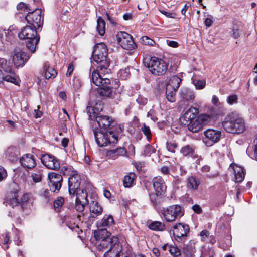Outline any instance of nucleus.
<instances>
[{
	"mask_svg": "<svg viewBox=\"0 0 257 257\" xmlns=\"http://www.w3.org/2000/svg\"><path fill=\"white\" fill-rule=\"evenodd\" d=\"M99 251L106 250L103 257H120L122 246L118 238L112 235L106 229H99L94 233Z\"/></svg>",
	"mask_w": 257,
	"mask_h": 257,
	"instance_id": "nucleus-1",
	"label": "nucleus"
},
{
	"mask_svg": "<svg viewBox=\"0 0 257 257\" xmlns=\"http://www.w3.org/2000/svg\"><path fill=\"white\" fill-rule=\"evenodd\" d=\"M89 77L91 82L98 86L97 92L102 98H113L116 94V90L111 86L110 80L101 77L99 73L94 69L90 72Z\"/></svg>",
	"mask_w": 257,
	"mask_h": 257,
	"instance_id": "nucleus-2",
	"label": "nucleus"
},
{
	"mask_svg": "<svg viewBox=\"0 0 257 257\" xmlns=\"http://www.w3.org/2000/svg\"><path fill=\"white\" fill-rule=\"evenodd\" d=\"M222 126L226 132L232 134H241L246 128L244 119L237 113L229 114L222 122Z\"/></svg>",
	"mask_w": 257,
	"mask_h": 257,
	"instance_id": "nucleus-3",
	"label": "nucleus"
},
{
	"mask_svg": "<svg viewBox=\"0 0 257 257\" xmlns=\"http://www.w3.org/2000/svg\"><path fill=\"white\" fill-rule=\"evenodd\" d=\"M20 39H27L28 40L26 42L27 48L34 53L36 51V46L40 41V36L37 34L36 27L31 26H26L18 34Z\"/></svg>",
	"mask_w": 257,
	"mask_h": 257,
	"instance_id": "nucleus-4",
	"label": "nucleus"
},
{
	"mask_svg": "<svg viewBox=\"0 0 257 257\" xmlns=\"http://www.w3.org/2000/svg\"><path fill=\"white\" fill-rule=\"evenodd\" d=\"M143 64L152 74L157 76L165 74L168 70L167 63L155 57H146L143 59Z\"/></svg>",
	"mask_w": 257,
	"mask_h": 257,
	"instance_id": "nucleus-5",
	"label": "nucleus"
},
{
	"mask_svg": "<svg viewBox=\"0 0 257 257\" xmlns=\"http://www.w3.org/2000/svg\"><path fill=\"white\" fill-rule=\"evenodd\" d=\"M96 142L99 147H104L108 145L113 146L118 142V137L113 130L103 132L100 128L93 130Z\"/></svg>",
	"mask_w": 257,
	"mask_h": 257,
	"instance_id": "nucleus-6",
	"label": "nucleus"
},
{
	"mask_svg": "<svg viewBox=\"0 0 257 257\" xmlns=\"http://www.w3.org/2000/svg\"><path fill=\"white\" fill-rule=\"evenodd\" d=\"M12 72V69L10 63L8 62L6 59L0 58V84L4 80L19 85V82L15 77L9 74H11Z\"/></svg>",
	"mask_w": 257,
	"mask_h": 257,
	"instance_id": "nucleus-7",
	"label": "nucleus"
},
{
	"mask_svg": "<svg viewBox=\"0 0 257 257\" xmlns=\"http://www.w3.org/2000/svg\"><path fill=\"white\" fill-rule=\"evenodd\" d=\"M161 213L167 222H173L184 215V210L178 205H171L167 208H163Z\"/></svg>",
	"mask_w": 257,
	"mask_h": 257,
	"instance_id": "nucleus-8",
	"label": "nucleus"
},
{
	"mask_svg": "<svg viewBox=\"0 0 257 257\" xmlns=\"http://www.w3.org/2000/svg\"><path fill=\"white\" fill-rule=\"evenodd\" d=\"M117 43L124 49L131 50L137 48L132 36L125 32L120 31L116 35Z\"/></svg>",
	"mask_w": 257,
	"mask_h": 257,
	"instance_id": "nucleus-9",
	"label": "nucleus"
},
{
	"mask_svg": "<svg viewBox=\"0 0 257 257\" xmlns=\"http://www.w3.org/2000/svg\"><path fill=\"white\" fill-rule=\"evenodd\" d=\"M48 185L52 192H59L63 182V177L60 174L50 172L48 175Z\"/></svg>",
	"mask_w": 257,
	"mask_h": 257,
	"instance_id": "nucleus-10",
	"label": "nucleus"
},
{
	"mask_svg": "<svg viewBox=\"0 0 257 257\" xmlns=\"http://www.w3.org/2000/svg\"><path fill=\"white\" fill-rule=\"evenodd\" d=\"M41 9H36L32 12H28L25 16L27 22L34 27H37V29L41 27L43 23V19L41 21Z\"/></svg>",
	"mask_w": 257,
	"mask_h": 257,
	"instance_id": "nucleus-11",
	"label": "nucleus"
},
{
	"mask_svg": "<svg viewBox=\"0 0 257 257\" xmlns=\"http://www.w3.org/2000/svg\"><path fill=\"white\" fill-rule=\"evenodd\" d=\"M81 177L77 173L73 172L69 177L68 185L69 196L74 197L78 190L80 191Z\"/></svg>",
	"mask_w": 257,
	"mask_h": 257,
	"instance_id": "nucleus-12",
	"label": "nucleus"
},
{
	"mask_svg": "<svg viewBox=\"0 0 257 257\" xmlns=\"http://www.w3.org/2000/svg\"><path fill=\"white\" fill-rule=\"evenodd\" d=\"M13 62L16 68L22 67L30 58L29 55L20 49L15 48L13 51Z\"/></svg>",
	"mask_w": 257,
	"mask_h": 257,
	"instance_id": "nucleus-13",
	"label": "nucleus"
},
{
	"mask_svg": "<svg viewBox=\"0 0 257 257\" xmlns=\"http://www.w3.org/2000/svg\"><path fill=\"white\" fill-rule=\"evenodd\" d=\"M93 60L97 63L108 58V49L104 43L97 44L94 47L92 52Z\"/></svg>",
	"mask_w": 257,
	"mask_h": 257,
	"instance_id": "nucleus-14",
	"label": "nucleus"
},
{
	"mask_svg": "<svg viewBox=\"0 0 257 257\" xmlns=\"http://www.w3.org/2000/svg\"><path fill=\"white\" fill-rule=\"evenodd\" d=\"M212 102L215 107L210 109V120L211 118L216 120L219 117L224 115L225 110L223 104L219 102L218 98L216 96H213Z\"/></svg>",
	"mask_w": 257,
	"mask_h": 257,
	"instance_id": "nucleus-15",
	"label": "nucleus"
},
{
	"mask_svg": "<svg viewBox=\"0 0 257 257\" xmlns=\"http://www.w3.org/2000/svg\"><path fill=\"white\" fill-rule=\"evenodd\" d=\"M94 118L95 121H97L100 130H112V129L116 124L115 120L111 117L107 115H101L100 113Z\"/></svg>",
	"mask_w": 257,
	"mask_h": 257,
	"instance_id": "nucleus-16",
	"label": "nucleus"
},
{
	"mask_svg": "<svg viewBox=\"0 0 257 257\" xmlns=\"http://www.w3.org/2000/svg\"><path fill=\"white\" fill-rule=\"evenodd\" d=\"M41 160L42 163L49 169L56 170L60 167L59 160L51 154L43 155L41 156Z\"/></svg>",
	"mask_w": 257,
	"mask_h": 257,
	"instance_id": "nucleus-17",
	"label": "nucleus"
},
{
	"mask_svg": "<svg viewBox=\"0 0 257 257\" xmlns=\"http://www.w3.org/2000/svg\"><path fill=\"white\" fill-rule=\"evenodd\" d=\"M173 234L175 237L181 238L186 236L190 231L188 225L181 223H178L173 227Z\"/></svg>",
	"mask_w": 257,
	"mask_h": 257,
	"instance_id": "nucleus-18",
	"label": "nucleus"
},
{
	"mask_svg": "<svg viewBox=\"0 0 257 257\" xmlns=\"http://www.w3.org/2000/svg\"><path fill=\"white\" fill-rule=\"evenodd\" d=\"M153 186L157 194L163 195L166 191L167 186L164 179L160 176L154 177L152 180Z\"/></svg>",
	"mask_w": 257,
	"mask_h": 257,
	"instance_id": "nucleus-19",
	"label": "nucleus"
},
{
	"mask_svg": "<svg viewBox=\"0 0 257 257\" xmlns=\"http://www.w3.org/2000/svg\"><path fill=\"white\" fill-rule=\"evenodd\" d=\"M198 109L196 108L191 107L189 109L184 115L180 118L181 123L184 125L193 120L196 117L198 113Z\"/></svg>",
	"mask_w": 257,
	"mask_h": 257,
	"instance_id": "nucleus-20",
	"label": "nucleus"
},
{
	"mask_svg": "<svg viewBox=\"0 0 257 257\" xmlns=\"http://www.w3.org/2000/svg\"><path fill=\"white\" fill-rule=\"evenodd\" d=\"M20 163L23 167L30 169L34 168L36 165L34 156L30 154H25L21 157Z\"/></svg>",
	"mask_w": 257,
	"mask_h": 257,
	"instance_id": "nucleus-21",
	"label": "nucleus"
},
{
	"mask_svg": "<svg viewBox=\"0 0 257 257\" xmlns=\"http://www.w3.org/2000/svg\"><path fill=\"white\" fill-rule=\"evenodd\" d=\"M179 97L182 100L192 102L195 97L194 92L193 90L188 88H182L179 93Z\"/></svg>",
	"mask_w": 257,
	"mask_h": 257,
	"instance_id": "nucleus-22",
	"label": "nucleus"
},
{
	"mask_svg": "<svg viewBox=\"0 0 257 257\" xmlns=\"http://www.w3.org/2000/svg\"><path fill=\"white\" fill-rule=\"evenodd\" d=\"M6 157L11 162H16L18 161L19 156L20 155L18 148L15 146L9 147L6 151Z\"/></svg>",
	"mask_w": 257,
	"mask_h": 257,
	"instance_id": "nucleus-23",
	"label": "nucleus"
},
{
	"mask_svg": "<svg viewBox=\"0 0 257 257\" xmlns=\"http://www.w3.org/2000/svg\"><path fill=\"white\" fill-rule=\"evenodd\" d=\"M127 151L124 147H118L115 149L109 150L107 151V156L113 160L117 158L119 156H126Z\"/></svg>",
	"mask_w": 257,
	"mask_h": 257,
	"instance_id": "nucleus-24",
	"label": "nucleus"
},
{
	"mask_svg": "<svg viewBox=\"0 0 257 257\" xmlns=\"http://www.w3.org/2000/svg\"><path fill=\"white\" fill-rule=\"evenodd\" d=\"M230 168H232L234 170V174L235 176L234 181L236 182H242L245 176L243 169L240 166L232 164L230 165Z\"/></svg>",
	"mask_w": 257,
	"mask_h": 257,
	"instance_id": "nucleus-25",
	"label": "nucleus"
},
{
	"mask_svg": "<svg viewBox=\"0 0 257 257\" xmlns=\"http://www.w3.org/2000/svg\"><path fill=\"white\" fill-rule=\"evenodd\" d=\"M90 211L91 213V216L93 218H95L101 214L103 211V208L100 205H99L98 202L93 201L90 203Z\"/></svg>",
	"mask_w": 257,
	"mask_h": 257,
	"instance_id": "nucleus-26",
	"label": "nucleus"
},
{
	"mask_svg": "<svg viewBox=\"0 0 257 257\" xmlns=\"http://www.w3.org/2000/svg\"><path fill=\"white\" fill-rule=\"evenodd\" d=\"M181 81L182 80L179 77L174 75L170 78L168 83L166 84V87L178 90Z\"/></svg>",
	"mask_w": 257,
	"mask_h": 257,
	"instance_id": "nucleus-27",
	"label": "nucleus"
},
{
	"mask_svg": "<svg viewBox=\"0 0 257 257\" xmlns=\"http://www.w3.org/2000/svg\"><path fill=\"white\" fill-rule=\"evenodd\" d=\"M75 200L79 202H82L86 204H88V200L87 199V194L86 191L83 188L80 189V191L78 190L75 194Z\"/></svg>",
	"mask_w": 257,
	"mask_h": 257,
	"instance_id": "nucleus-28",
	"label": "nucleus"
},
{
	"mask_svg": "<svg viewBox=\"0 0 257 257\" xmlns=\"http://www.w3.org/2000/svg\"><path fill=\"white\" fill-rule=\"evenodd\" d=\"M43 73L46 79H49L51 78H55L57 75V72L52 67H50L49 65L45 64L43 66Z\"/></svg>",
	"mask_w": 257,
	"mask_h": 257,
	"instance_id": "nucleus-29",
	"label": "nucleus"
},
{
	"mask_svg": "<svg viewBox=\"0 0 257 257\" xmlns=\"http://www.w3.org/2000/svg\"><path fill=\"white\" fill-rule=\"evenodd\" d=\"M110 60L108 58L103 59V61L99 62L98 64L97 71H101L104 73H108L110 71V69H108L110 65ZM99 73L98 72H97Z\"/></svg>",
	"mask_w": 257,
	"mask_h": 257,
	"instance_id": "nucleus-30",
	"label": "nucleus"
},
{
	"mask_svg": "<svg viewBox=\"0 0 257 257\" xmlns=\"http://www.w3.org/2000/svg\"><path fill=\"white\" fill-rule=\"evenodd\" d=\"M15 33L16 32H14L10 28L8 30H4L1 34L2 41L5 40L6 41L11 42L14 38Z\"/></svg>",
	"mask_w": 257,
	"mask_h": 257,
	"instance_id": "nucleus-31",
	"label": "nucleus"
},
{
	"mask_svg": "<svg viewBox=\"0 0 257 257\" xmlns=\"http://www.w3.org/2000/svg\"><path fill=\"white\" fill-rule=\"evenodd\" d=\"M136 175L134 173L131 172L124 176L123 180V186L125 188L131 187L134 180L136 179Z\"/></svg>",
	"mask_w": 257,
	"mask_h": 257,
	"instance_id": "nucleus-32",
	"label": "nucleus"
},
{
	"mask_svg": "<svg viewBox=\"0 0 257 257\" xmlns=\"http://www.w3.org/2000/svg\"><path fill=\"white\" fill-rule=\"evenodd\" d=\"M114 224V220L111 215H105L99 223L100 226L110 227Z\"/></svg>",
	"mask_w": 257,
	"mask_h": 257,
	"instance_id": "nucleus-33",
	"label": "nucleus"
},
{
	"mask_svg": "<svg viewBox=\"0 0 257 257\" xmlns=\"http://www.w3.org/2000/svg\"><path fill=\"white\" fill-rule=\"evenodd\" d=\"M220 137V131L210 129V146L218 142Z\"/></svg>",
	"mask_w": 257,
	"mask_h": 257,
	"instance_id": "nucleus-34",
	"label": "nucleus"
},
{
	"mask_svg": "<svg viewBox=\"0 0 257 257\" xmlns=\"http://www.w3.org/2000/svg\"><path fill=\"white\" fill-rule=\"evenodd\" d=\"M148 226L150 229L156 231H162L165 229L164 224L160 221H153Z\"/></svg>",
	"mask_w": 257,
	"mask_h": 257,
	"instance_id": "nucleus-35",
	"label": "nucleus"
},
{
	"mask_svg": "<svg viewBox=\"0 0 257 257\" xmlns=\"http://www.w3.org/2000/svg\"><path fill=\"white\" fill-rule=\"evenodd\" d=\"M64 203V199L61 196L58 197L53 202V207L54 210L59 213L61 211V208Z\"/></svg>",
	"mask_w": 257,
	"mask_h": 257,
	"instance_id": "nucleus-36",
	"label": "nucleus"
},
{
	"mask_svg": "<svg viewBox=\"0 0 257 257\" xmlns=\"http://www.w3.org/2000/svg\"><path fill=\"white\" fill-rule=\"evenodd\" d=\"M186 125H187L188 130L193 133H196L202 128V125L196 119L189 122Z\"/></svg>",
	"mask_w": 257,
	"mask_h": 257,
	"instance_id": "nucleus-37",
	"label": "nucleus"
},
{
	"mask_svg": "<svg viewBox=\"0 0 257 257\" xmlns=\"http://www.w3.org/2000/svg\"><path fill=\"white\" fill-rule=\"evenodd\" d=\"M97 30L100 36H103L105 32V22L100 17L97 20Z\"/></svg>",
	"mask_w": 257,
	"mask_h": 257,
	"instance_id": "nucleus-38",
	"label": "nucleus"
},
{
	"mask_svg": "<svg viewBox=\"0 0 257 257\" xmlns=\"http://www.w3.org/2000/svg\"><path fill=\"white\" fill-rule=\"evenodd\" d=\"M177 91V90H175L173 88L166 87V97L169 101L171 102L175 101L176 93Z\"/></svg>",
	"mask_w": 257,
	"mask_h": 257,
	"instance_id": "nucleus-39",
	"label": "nucleus"
},
{
	"mask_svg": "<svg viewBox=\"0 0 257 257\" xmlns=\"http://www.w3.org/2000/svg\"><path fill=\"white\" fill-rule=\"evenodd\" d=\"M180 152L185 156H192L194 154V149L192 146L187 145L181 149Z\"/></svg>",
	"mask_w": 257,
	"mask_h": 257,
	"instance_id": "nucleus-40",
	"label": "nucleus"
},
{
	"mask_svg": "<svg viewBox=\"0 0 257 257\" xmlns=\"http://www.w3.org/2000/svg\"><path fill=\"white\" fill-rule=\"evenodd\" d=\"M29 199V196L27 194H24L22 197L20 202V210L21 212H23L27 208Z\"/></svg>",
	"mask_w": 257,
	"mask_h": 257,
	"instance_id": "nucleus-41",
	"label": "nucleus"
},
{
	"mask_svg": "<svg viewBox=\"0 0 257 257\" xmlns=\"http://www.w3.org/2000/svg\"><path fill=\"white\" fill-rule=\"evenodd\" d=\"M196 120L202 125L203 128L204 125H206L209 122V115L207 114H202L199 115Z\"/></svg>",
	"mask_w": 257,
	"mask_h": 257,
	"instance_id": "nucleus-42",
	"label": "nucleus"
},
{
	"mask_svg": "<svg viewBox=\"0 0 257 257\" xmlns=\"http://www.w3.org/2000/svg\"><path fill=\"white\" fill-rule=\"evenodd\" d=\"M197 181L194 177H190L188 178L187 187L192 189H197L198 186Z\"/></svg>",
	"mask_w": 257,
	"mask_h": 257,
	"instance_id": "nucleus-43",
	"label": "nucleus"
},
{
	"mask_svg": "<svg viewBox=\"0 0 257 257\" xmlns=\"http://www.w3.org/2000/svg\"><path fill=\"white\" fill-rule=\"evenodd\" d=\"M18 197L17 191L16 190L13 192L12 198L9 200V204L13 207L18 206H20V201H19Z\"/></svg>",
	"mask_w": 257,
	"mask_h": 257,
	"instance_id": "nucleus-44",
	"label": "nucleus"
},
{
	"mask_svg": "<svg viewBox=\"0 0 257 257\" xmlns=\"http://www.w3.org/2000/svg\"><path fill=\"white\" fill-rule=\"evenodd\" d=\"M86 110L87 114L89 115V118L92 120H95L94 117H97L98 115V114H100L99 113H96L94 111V108L91 106H87L86 107Z\"/></svg>",
	"mask_w": 257,
	"mask_h": 257,
	"instance_id": "nucleus-45",
	"label": "nucleus"
},
{
	"mask_svg": "<svg viewBox=\"0 0 257 257\" xmlns=\"http://www.w3.org/2000/svg\"><path fill=\"white\" fill-rule=\"evenodd\" d=\"M141 42L144 45L150 46H154L155 44V42L147 36H144L141 38Z\"/></svg>",
	"mask_w": 257,
	"mask_h": 257,
	"instance_id": "nucleus-46",
	"label": "nucleus"
},
{
	"mask_svg": "<svg viewBox=\"0 0 257 257\" xmlns=\"http://www.w3.org/2000/svg\"><path fill=\"white\" fill-rule=\"evenodd\" d=\"M192 83L195 86L196 89H203L206 84V82L203 80H193L192 81Z\"/></svg>",
	"mask_w": 257,
	"mask_h": 257,
	"instance_id": "nucleus-47",
	"label": "nucleus"
},
{
	"mask_svg": "<svg viewBox=\"0 0 257 257\" xmlns=\"http://www.w3.org/2000/svg\"><path fill=\"white\" fill-rule=\"evenodd\" d=\"M141 131L144 133V135L146 136L148 140H150L152 137L150 128L148 126H147L145 123L141 127Z\"/></svg>",
	"mask_w": 257,
	"mask_h": 257,
	"instance_id": "nucleus-48",
	"label": "nucleus"
},
{
	"mask_svg": "<svg viewBox=\"0 0 257 257\" xmlns=\"http://www.w3.org/2000/svg\"><path fill=\"white\" fill-rule=\"evenodd\" d=\"M51 191L48 190V189H45L42 193V196L44 198L45 201L46 203H48L51 199V196L52 195V192H50Z\"/></svg>",
	"mask_w": 257,
	"mask_h": 257,
	"instance_id": "nucleus-49",
	"label": "nucleus"
},
{
	"mask_svg": "<svg viewBox=\"0 0 257 257\" xmlns=\"http://www.w3.org/2000/svg\"><path fill=\"white\" fill-rule=\"evenodd\" d=\"M17 9L21 12H25L31 10L29 9L28 5L23 2H20L17 6Z\"/></svg>",
	"mask_w": 257,
	"mask_h": 257,
	"instance_id": "nucleus-50",
	"label": "nucleus"
},
{
	"mask_svg": "<svg viewBox=\"0 0 257 257\" xmlns=\"http://www.w3.org/2000/svg\"><path fill=\"white\" fill-rule=\"evenodd\" d=\"M170 253L174 257H180L181 252L179 249L175 246H170L169 249Z\"/></svg>",
	"mask_w": 257,
	"mask_h": 257,
	"instance_id": "nucleus-51",
	"label": "nucleus"
},
{
	"mask_svg": "<svg viewBox=\"0 0 257 257\" xmlns=\"http://www.w3.org/2000/svg\"><path fill=\"white\" fill-rule=\"evenodd\" d=\"M166 147L167 150L172 153H175V149L178 147V144L175 142H167Z\"/></svg>",
	"mask_w": 257,
	"mask_h": 257,
	"instance_id": "nucleus-52",
	"label": "nucleus"
},
{
	"mask_svg": "<svg viewBox=\"0 0 257 257\" xmlns=\"http://www.w3.org/2000/svg\"><path fill=\"white\" fill-rule=\"evenodd\" d=\"M31 177L34 182H39L42 180V175L40 172L33 173L31 174Z\"/></svg>",
	"mask_w": 257,
	"mask_h": 257,
	"instance_id": "nucleus-53",
	"label": "nucleus"
},
{
	"mask_svg": "<svg viewBox=\"0 0 257 257\" xmlns=\"http://www.w3.org/2000/svg\"><path fill=\"white\" fill-rule=\"evenodd\" d=\"M161 195H162V194H157V192H156L155 193H151L150 194H149L150 200L154 206L157 205V203L156 201V199H157L158 196H161Z\"/></svg>",
	"mask_w": 257,
	"mask_h": 257,
	"instance_id": "nucleus-54",
	"label": "nucleus"
},
{
	"mask_svg": "<svg viewBox=\"0 0 257 257\" xmlns=\"http://www.w3.org/2000/svg\"><path fill=\"white\" fill-rule=\"evenodd\" d=\"M86 204L79 202L75 200V209L78 212H82L84 210L85 205Z\"/></svg>",
	"mask_w": 257,
	"mask_h": 257,
	"instance_id": "nucleus-55",
	"label": "nucleus"
},
{
	"mask_svg": "<svg viewBox=\"0 0 257 257\" xmlns=\"http://www.w3.org/2000/svg\"><path fill=\"white\" fill-rule=\"evenodd\" d=\"M238 97L236 95H232L228 97L227 102L229 105L237 102Z\"/></svg>",
	"mask_w": 257,
	"mask_h": 257,
	"instance_id": "nucleus-56",
	"label": "nucleus"
},
{
	"mask_svg": "<svg viewBox=\"0 0 257 257\" xmlns=\"http://www.w3.org/2000/svg\"><path fill=\"white\" fill-rule=\"evenodd\" d=\"M106 16L107 17V20L110 22V23L113 25H115L117 23L116 18L112 16L110 11L106 13Z\"/></svg>",
	"mask_w": 257,
	"mask_h": 257,
	"instance_id": "nucleus-57",
	"label": "nucleus"
},
{
	"mask_svg": "<svg viewBox=\"0 0 257 257\" xmlns=\"http://www.w3.org/2000/svg\"><path fill=\"white\" fill-rule=\"evenodd\" d=\"M137 102L140 105L144 106L147 103V99L141 96H139L136 99Z\"/></svg>",
	"mask_w": 257,
	"mask_h": 257,
	"instance_id": "nucleus-58",
	"label": "nucleus"
},
{
	"mask_svg": "<svg viewBox=\"0 0 257 257\" xmlns=\"http://www.w3.org/2000/svg\"><path fill=\"white\" fill-rule=\"evenodd\" d=\"M145 153L148 154H151V153L155 152V149L153 148L151 145L149 144L145 146V150L144 151Z\"/></svg>",
	"mask_w": 257,
	"mask_h": 257,
	"instance_id": "nucleus-59",
	"label": "nucleus"
},
{
	"mask_svg": "<svg viewBox=\"0 0 257 257\" xmlns=\"http://www.w3.org/2000/svg\"><path fill=\"white\" fill-rule=\"evenodd\" d=\"M74 70V65L73 64V62H71L69 64L68 68H67V71L66 73V76H71L72 73L73 72Z\"/></svg>",
	"mask_w": 257,
	"mask_h": 257,
	"instance_id": "nucleus-60",
	"label": "nucleus"
},
{
	"mask_svg": "<svg viewBox=\"0 0 257 257\" xmlns=\"http://www.w3.org/2000/svg\"><path fill=\"white\" fill-rule=\"evenodd\" d=\"M7 176V172L4 168L0 167V181H2Z\"/></svg>",
	"mask_w": 257,
	"mask_h": 257,
	"instance_id": "nucleus-61",
	"label": "nucleus"
},
{
	"mask_svg": "<svg viewBox=\"0 0 257 257\" xmlns=\"http://www.w3.org/2000/svg\"><path fill=\"white\" fill-rule=\"evenodd\" d=\"M40 108V106H37V109L34 110V117L36 118H40L42 115V112L39 109Z\"/></svg>",
	"mask_w": 257,
	"mask_h": 257,
	"instance_id": "nucleus-62",
	"label": "nucleus"
},
{
	"mask_svg": "<svg viewBox=\"0 0 257 257\" xmlns=\"http://www.w3.org/2000/svg\"><path fill=\"white\" fill-rule=\"evenodd\" d=\"M200 236L202 237V240L205 241L206 238H207L209 236L208 231L206 230L202 231L200 233Z\"/></svg>",
	"mask_w": 257,
	"mask_h": 257,
	"instance_id": "nucleus-63",
	"label": "nucleus"
},
{
	"mask_svg": "<svg viewBox=\"0 0 257 257\" xmlns=\"http://www.w3.org/2000/svg\"><path fill=\"white\" fill-rule=\"evenodd\" d=\"M166 43L169 46L173 48H176L178 46V42L175 41L167 40Z\"/></svg>",
	"mask_w": 257,
	"mask_h": 257,
	"instance_id": "nucleus-64",
	"label": "nucleus"
}]
</instances>
